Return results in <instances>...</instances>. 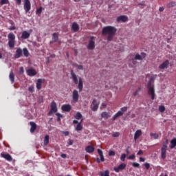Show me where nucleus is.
Returning a JSON list of instances; mask_svg holds the SVG:
<instances>
[{
    "label": "nucleus",
    "mask_w": 176,
    "mask_h": 176,
    "mask_svg": "<svg viewBox=\"0 0 176 176\" xmlns=\"http://www.w3.org/2000/svg\"><path fill=\"white\" fill-rule=\"evenodd\" d=\"M19 75H23L24 74V67H19Z\"/></svg>",
    "instance_id": "a19ab883"
},
{
    "label": "nucleus",
    "mask_w": 176,
    "mask_h": 176,
    "mask_svg": "<svg viewBox=\"0 0 176 176\" xmlns=\"http://www.w3.org/2000/svg\"><path fill=\"white\" fill-rule=\"evenodd\" d=\"M98 153L100 157V160L98 158L97 159V162L100 163V162H104V154L102 153V151H101V149L98 148Z\"/></svg>",
    "instance_id": "2eb2a0df"
},
{
    "label": "nucleus",
    "mask_w": 176,
    "mask_h": 176,
    "mask_svg": "<svg viewBox=\"0 0 176 176\" xmlns=\"http://www.w3.org/2000/svg\"><path fill=\"white\" fill-rule=\"evenodd\" d=\"M101 118H102L103 119H108V118H111V115L109 114V113L104 111L101 113Z\"/></svg>",
    "instance_id": "a878e982"
},
{
    "label": "nucleus",
    "mask_w": 176,
    "mask_h": 176,
    "mask_svg": "<svg viewBox=\"0 0 176 176\" xmlns=\"http://www.w3.org/2000/svg\"><path fill=\"white\" fill-rule=\"evenodd\" d=\"M123 115V112H122L120 110L119 111H118L117 113H116L114 115V116H113V120H116V119H118V118H119V116H122Z\"/></svg>",
    "instance_id": "cd10ccee"
},
{
    "label": "nucleus",
    "mask_w": 176,
    "mask_h": 176,
    "mask_svg": "<svg viewBox=\"0 0 176 176\" xmlns=\"http://www.w3.org/2000/svg\"><path fill=\"white\" fill-rule=\"evenodd\" d=\"M72 30H73L74 32H78L79 31V25L76 22L73 23Z\"/></svg>",
    "instance_id": "4be33fe9"
},
{
    "label": "nucleus",
    "mask_w": 176,
    "mask_h": 176,
    "mask_svg": "<svg viewBox=\"0 0 176 176\" xmlns=\"http://www.w3.org/2000/svg\"><path fill=\"white\" fill-rule=\"evenodd\" d=\"M115 155H116L115 151H109V156H115Z\"/></svg>",
    "instance_id": "09e8293b"
},
{
    "label": "nucleus",
    "mask_w": 176,
    "mask_h": 176,
    "mask_svg": "<svg viewBox=\"0 0 176 176\" xmlns=\"http://www.w3.org/2000/svg\"><path fill=\"white\" fill-rule=\"evenodd\" d=\"M170 149H173V148L176 147V138H173L171 141H170Z\"/></svg>",
    "instance_id": "c756f323"
},
{
    "label": "nucleus",
    "mask_w": 176,
    "mask_h": 176,
    "mask_svg": "<svg viewBox=\"0 0 176 176\" xmlns=\"http://www.w3.org/2000/svg\"><path fill=\"white\" fill-rule=\"evenodd\" d=\"M30 133H34L36 130V124L34 122H30Z\"/></svg>",
    "instance_id": "5701e85b"
},
{
    "label": "nucleus",
    "mask_w": 176,
    "mask_h": 176,
    "mask_svg": "<svg viewBox=\"0 0 176 176\" xmlns=\"http://www.w3.org/2000/svg\"><path fill=\"white\" fill-rule=\"evenodd\" d=\"M78 123H79V122H78V120H74L73 121V124H78Z\"/></svg>",
    "instance_id": "0e129e2a"
},
{
    "label": "nucleus",
    "mask_w": 176,
    "mask_h": 176,
    "mask_svg": "<svg viewBox=\"0 0 176 176\" xmlns=\"http://www.w3.org/2000/svg\"><path fill=\"white\" fill-rule=\"evenodd\" d=\"M35 90V88L34 87V86H31L28 88V91H30V93H34Z\"/></svg>",
    "instance_id": "de8ad7c7"
},
{
    "label": "nucleus",
    "mask_w": 176,
    "mask_h": 176,
    "mask_svg": "<svg viewBox=\"0 0 176 176\" xmlns=\"http://www.w3.org/2000/svg\"><path fill=\"white\" fill-rule=\"evenodd\" d=\"M9 3V0H1V5H8Z\"/></svg>",
    "instance_id": "37998d69"
},
{
    "label": "nucleus",
    "mask_w": 176,
    "mask_h": 176,
    "mask_svg": "<svg viewBox=\"0 0 176 176\" xmlns=\"http://www.w3.org/2000/svg\"><path fill=\"white\" fill-rule=\"evenodd\" d=\"M126 154H122L120 156V160L122 162H124V160H126Z\"/></svg>",
    "instance_id": "c03bdc74"
},
{
    "label": "nucleus",
    "mask_w": 176,
    "mask_h": 176,
    "mask_svg": "<svg viewBox=\"0 0 176 176\" xmlns=\"http://www.w3.org/2000/svg\"><path fill=\"white\" fill-rule=\"evenodd\" d=\"M127 159L129 160H134V159H135V155L133 154L131 155H129V157H127Z\"/></svg>",
    "instance_id": "79ce46f5"
},
{
    "label": "nucleus",
    "mask_w": 176,
    "mask_h": 176,
    "mask_svg": "<svg viewBox=\"0 0 176 176\" xmlns=\"http://www.w3.org/2000/svg\"><path fill=\"white\" fill-rule=\"evenodd\" d=\"M9 79L11 82V83H14V74L13 72H11L9 75Z\"/></svg>",
    "instance_id": "c85d7f7f"
},
{
    "label": "nucleus",
    "mask_w": 176,
    "mask_h": 176,
    "mask_svg": "<svg viewBox=\"0 0 176 176\" xmlns=\"http://www.w3.org/2000/svg\"><path fill=\"white\" fill-rule=\"evenodd\" d=\"M144 166L146 168V170H149L150 167H151V164L149 163H144Z\"/></svg>",
    "instance_id": "3c124183"
},
{
    "label": "nucleus",
    "mask_w": 176,
    "mask_h": 176,
    "mask_svg": "<svg viewBox=\"0 0 176 176\" xmlns=\"http://www.w3.org/2000/svg\"><path fill=\"white\" fill-rule=\"evenodd\" d=\"M71 76L73 79V81L74 82L75 85H78V89L79 91H82L83 89V80H82L81 78H79V81L78 80V76L74 74V71H71Z\"/></svg>",
    "instance_id": "f03ea898"
},
{
    "label": "nucleus",
    "mask_w": 176,
    "mask_h": 176,
    "mask_svg": "<svg viewBox=\"0 0 176 176\" xmlns=\"http://www.w3.org/2000/svg\"><path fill=\"white\" fill-rule=\"evenodd\" d=\"M168 65H170V61H168V60H166L164 62H163L161 65H160L159 69H167Z\"/></svg>",
    "instance_id": "9d476101"
},
{
    "label": "nucleus",
    "mask_w": 176,
    "mask_h": 176,
    "mask_svg": "<svg viewBox=\"0 0 176 176\" xmlns=\"http://www.w3.org/2000/svg\"><path fill=\"white\" fill-rule=\"evenodd\" d=\"M1 157H3L4 159H6V160H8V162H12V160H13V158H12V156L9 154L1 153Z\"/></svg>",
    "instance_id": "6ab92c4d"
},
{
    "label": "nucleus",
    "mask_w": 176,
    "mask_h": 176,
    "mask_svg": "<svg viewBox=\"0 0 176 176\" xmlns=\"http://www.w3.org/2000/svg\"><path fill=\"white\" fill-rule=\"evenodd\" d=\"M168 8H174L176 6V3L174 1H171L170 3H168L167 5Z\"/></svg>",
    "instance_id": "e433bc0d"
},
{
    "label": "nucleus",
    "mask_w": 176,
    "mask_h": 176,
    "mask_svg": "<svg viewBox=\"0 0 176 176\" xmlns=\"http://www.w3.org/2000/svg\"><path fill=\"white\" fill-rule=\"evenodd\" d=\"M159 111L160 112H164V111H166V107H164L163 105H161L159 107Z\"/></svg>",
    "instance_id": "58836bf2"
},
{
    "label": "nucleus",
    "mask_w": 176,
    "mask_h": 176,
    "mask_svg": "<svg viewBox=\"0 0 176 176\" xmlns=\"http://www.w3.org/2000/svg\"><path fill=\"white\" fill-rule=\"evenodd\" d=\"M149 96H151V100H155V85H153V78H151L147 86Z\"/></svg>",
    "instance_id": "7ed1b4c3"
},
{
    "label": "nucleus",
    "mask_w": 176,
    "mask_h": 176,
    "mask_svg": "<svg viewBox=\"0 0 176 176\" xmlns=\"http://www.w3.org/2000/svg\"><path fill=\"white\" fill-rule=\"evenodd\" d=\"M26 74L29 76H35V75H36V70H35V69L31 67V68L28 69V70H26Z\"/></svg>",
    "instance_id": "f8f14e48"
},
{
    "label": "nucleus",
    "mask_w": 176,
    "mask_h": 176,
    "mask_svg": "<svg viewBox=\"0 0 176 176\" xmlns=\"http://www.w3.org/2000/svg\"><path fill=\"white\" fill-rule=\"evenodd\" d=\"M140 162H145V158L140 157Z\"/></svg>",
    "instance_id": "680f3d73"
},
{
    "label": "nucleus",
    "mask_w": 176,
    "mask_h": 176,
    "mask_svg": "<svg viewBox=\"0 0 176 176\" xmlns=\"http://www.w3.org/2000/svg\"><path fill=\"white\" fill-rule=\"evenodd\" d=\"M42 10H43V8L42 7H40L39 8H38L36 11V14H38V16H41V14L42 13Z\"/></svg>",
    "instance_id": "4c0bfd02"
},
{
    "label": "nucleus",
    "mask_w": 176,
    "mask_h": 176,
    "mask_svg": "<svg viewBox=\"0 0 176 176\" xmlns=\"http://www.w3.org/2000/svg\"><path fill=\"white\" fill-rule=\"evenodd\" d=\"M132 166L133 167H135V168H139L140 167V164L137 163V162H133L132 163Z\"/></svg>",
    "instance_id": "49530a36"
},
{
    "label": "nucleus",
    "mask_w": 176,
    "mask_h": 176,
    "mask_svg": "<svg viewBox=\"0 0 176 176\" xmlns=\"http://www.w3.org/2000/svg\"><path fill=\"white\" fill-rule=\"evenodd\" d=\"M49 138H50V137L49 136V135H46L44 138V140H43V144L44 145H47V144H49Z\"/></svg>",
    "instance_id": "7c9ffc66"
},
{
    "label": "nucleus",
    "mask_w": 176,
    "mask_h": 176,
    "mask_svg": "<svg viewBox=\"0 0 176 176\" xmlns=\"http://www.w3.org/2000/svg\"><path fill=\"white\" fill-rule=\"evenodd\" d=\"M82 122H83V119L81 118V120L79 123H78L75 130L76 131H82V130L83 129V126H82Z\"/></svg>",
    "instance_id": "412c9836"
},
{
    "label": "nucleus",
    "mask_w": 176,
    "mask_h": 176,
    "mask_svg": "<svg viewBox=\"0 0 176 176\" xmlns=\"http://www.w3.org/2000/svg\"><path fill=\"white\" fill-rule=\"evenodd\" d=\"M100 105V102L97 101L96 99L92 100L90 108L91 111L96 112L98 109V107Z\"/></svg>",
    "instance_id": "423d86ee"
},
{
    "label": "nucleus",
    "mask_w": 176,
    "mask_h": 176,
    "mask_svg": "<svg viewBox=\"0 0 176 176\" xmlns=\"http://www.w3.org/2000/svg\"><path fill=\"white\" fill-rule=\"evenodd\" d=\"M60 157H63V159H65V157H67V154H62L60 155Z\"/></svg>",
    "instance_id": "bf43d9fd"
},
{
    "label": "nucleus",
    "mask_w": 176,
    "mask_h": 176,
    "mask_svg": "<svg viewBox=\"0 0 176 176\" xmlns=\"http://www.w3.org/2000/svg\"><path fill=\"white\" fill-rule=\"evenodd\" d=\"M114 171H116V173H119V171H120V168L118 167H115L114 168Z\"/></svg>",
    "instance_id": "4d7b16f0"
},
{
    "label": "nucleus",
    "mask_w": 176,
    "mask_h": 176,
    "mask_svg": "<svg viewBox=\"0 0 176 176\" xmlns=\"http://www.w3.org/2000/svg\"><path fill=\"white\" fill-rule=\"evenodd\" d=\"M8 38L9 47L10 49H14V45H16V36L11 32L8 35Z\"/></svg>",
    "instance_id": "20e7f679"
},
{
    "label": "nucleus",
    "mask_w": 176,
    "mask_h": 176,
    "mask_svg": "<svg viewBox=\"0 0 176 176\" xmlns=\"http://www.w3.org/2000/svg\"><path fill=\"white\" fill-rule=\"evenodd\" d=\"M116 28L113 26H106L103 28L102 34L107 36V41H111L113 39L115 34H116Z\"/></svg>",
    "instance_id": "f257e3e1"
},
{
    "label": "nucleus",
    "mask_w": 176,
    "mask_h": 176,
    "mask_svg": "<svg viewBox=\"0 0 176 176\" xmlns=\"http://www.w3.org/2000/svg\"><path fill=\"white\" fill-rule=\"evenodd\" d=\"M9 30H10V31H13V30H16V27L15 26H11V27H10Z\"/></svg>",
    "instance_id": "13d9d810"
},
{
    "label": "nucleus",
    "mask_w": 176,
    "mask_h": 176,
    "mask_svg": "<svg viewBox=\"0 0 176 176\" xmlns=\"http://www.w3.org/2000/svg\"><path fill=\"white\" fill-rule=\"evenodd\" d=\"M164 10V7H160L159 8V12H163Z\"/></svg>",
    "instance_id": "052dcab7"
},
{
    "label": "nucleus",
    "mask_w": 176,
    "mask_h": 176,
    "mask_svg": "<svg viewBox=\"0 0 176 176\" xmlns=\"http://www.w3.org/2000/svg\"><path fill=\"white\" fill-rule=\"evenodd\" d=\"M75 119L79 120L82 119V114L80 112H77L76 114L74 116Z\"/></svg>",
    "instance_id": "473e14b6"
},
{
    "label": "nucleus",
    "mask_w": 176,
    "mask_h": 176,
    "mask_svg": "<svg viewBox=\"0 0 176 176\" xmlns=\"http://www.w3.org/2000/svg\"><path fill=\"white\" fill-rule=\"evenodd\" d=\"M120 133L119 132H115L113 135L112 137H119Z\"/></svg>",
    "instance_id": "6e6d98bb"
},
{
    "label": "nucleus",
    "mask_w": 176,
    "mask_h": 176,
    "mask_svg": "<svg viewBox=\"0 0 176 176\" xmlns=\"http://www.w3.org/2000/svg\"><path fill=\"white\" fill-rule=\"evenodd\" d=\"M99 175L100 176H109V170H106L104 172H100Z\"/></svg>",
    "instance_id": "2f4dec72"
},
{
    "label": "nucleus",
    "mask_w": 176,
    "mask_h": 176,
    "mask_svg": "<svg viewBox=\"0 0 176 176\" xmlns=\"http://www.w3.org/2000/svg\"><path fill=\"white\" fill-rule=\"evenodd\" d=\"M120 170H124L126 168V164H121L118 166Z\"/></svg>",
    "instance_id": "ea45409f"
},
{
    "label": "nucleus",
    "mask_w": 176,
    "mask_h": 176,
    "mask_svg": "<svg viewBox=\"0 0 176 176\" xmlns=\"http://www.w3.org/2000/svg\"><path fill=\"white\" fill-rule=\"evenodd\" d=\"M127 20H128L127 16L124 15H121L117 18L118 23H120V21H122V23H126Z\"/></svg>",
    "instance_id": "4468645a"
},
{
    "label": "nucleus",
    "mask_w": 176,
    "mask_h": 176,
    "mask_svg": "<svg viewBox=\"0 0 176 176\" xmlns=\"http://www.w3.org/2000/svg\"><path fill=\"white\" fill-rule=\"evenodd\" d=\"M45 82V79L38 78L36 82V89L41 90L42 89V83Z\"/></svg>",
    "instance_id": "ddd939ff"
},
{
    "label": "nucleus",
    "mask_w": 176,
    "mask_h": 176,
    "mask_svg": "<svg viewBox=\"0 0 176 176\" xmlns=\"http://www.w3.org/2000/svg\"><path fill=\"white\" fill-rule=\"evenodd\" d=\"M23 52L25 57H28V56H30V54L28 53V50L27 48H23Z\"/></svg>",
    "instance_id": "f704fd0d"
},
{
    "label": "nucleus",
    "mask_w": 176,
    "mask_h": 176,
    "mask_svg": "<svg viewBox=\"0 0 176 176\" xmlns=\"http://www.w3.org/2000/svg\"><path fill=\"white\" fill-rule=\"evenodd\" d=\"M72 100L73 102L76 104V102H78L79 101V92L76 89H74L72 93Z\"/></svg>",
    "instance_id": "1a4fd4ad"
},
{
    "label": "nucleus",
    "mask_w": 176,
    "mask_h": 176,
    "mask_svg": "<svg viewBox=\"0 0 176 176\" xmlns=\"http://www.w3.org/2000/svg\"><path fill=\"white\" fill-rule=\"evenodd\" d=\"M23 8L25 13H28L31 10V2L30 0H24Z\"/></svg>",
    "instance_id": "6e6552de"
},
{
    "label": "nucleus",
    "mask_w": 176,
    "mask_h": 176,
    "mask_svg": "<svg viewBox=\"0 0 176 176\" xmlns=\"http://www.w3.org/2000/svg\"><path fill=\"white\" fill-rule=\"evenodd\" d=\"M61 133H62V134H64V135H65V137L69 135V131H62Z\"/></svg>",
    "instance_id": "864d4df0"
},
{
    "label": "nucleus",
    "mask_w": 176,
    "mask_h": 176,
    "mask_svg": "<svg viewBox=\"0 0 176 176\" xmlns=\"http://www.w3.org/2000/svg\"><path fill=\"white\" fill-rule=\"evenodd\" d=\"M56 115V116H58V118H60L61 116V114L60 113H57Z\"/></svg>",
    "instance_id": "338daca9"
},
{
    "label": "nucleus",
    "mask_w": 176,
    "mask_h": 176,
    "mask_svg": "<svg viewBox=\"0 0 176 176\" xmlns=\"http://www.w3.org/2000/svg\"><path fill=\"white\" fill-rule=\"evenodd\" d=\"M72 108L70 104H63L61 107L62 111H64L65 112H69Z\"/></svg>",
    "instance_id": "f3484780"
},
{
    "label": "nucleus",
    "mask_w": 176,
    "mask_h": 176,
    "mask_svg": "<svg viewBox=\"0 0 176 176\" xmlns=\"http://www.w3.org/2000/svg\"><path fill=\"white\" fill-rule=\"evenodd\" d=\"M17 5H21V0H16Z\"/></svg>",
    "instance_id": "e2e57ef3"
},
{
    "label": "nucleus",
    "mask_w": 176,
    "mask_h": 176,
    "mask_svg": "<svg viewBox=\"0 0 176 176\" xmlns=\"http://www.w3.org/2000/svg\"><path fill=\"white\" fill-rule=\"evenodd\" d=\"M120 111L121 112H122V114H124V112H126V111H127V107H122Z\"/></svg>",
    "instance_id": "a18cd8bd"
},
{
    "label": "nucleus",
    "mask_w": 176,
    "mask_h": 176,
    "mask_svg": "<svg viewBox=\"0 0 176 176\" xmlns=\"http://www.w3.org/2000/svg\"><path fill=\"white\" fill-rule=\"evenodd\" d=\"M137 155L138 156H142V155H144V152L142 151V150H140L138 153Z\"/></svg>",
    "instance_id": "5fc2aeb1"
},
{
    "label": "nucleus",
    "mask_w": 176,
    "mask_h": 176,
    "mask_svg": "<svg viewBox=\"0 0 176 176\" xmlns=\"http://www.w3.org/2000/svg\"><path fill=\"white\" fill-rule=\"evenodd\" d=\"M166 144H164L162 145V147L161 148V157L164 160L166 157V152H167V144H168V140H166Z\"/></svg>",
    "instance_id": "39448f33"
},
{
    "label": "nucleus",
    "mask_w": 176,
    "mask_h": 176,
    "mask_svg": "<svg viewBox=\"0 0 176 176\" xmlns=\"http://www.w3.org/2000/svg\"><path fill=\"white\" fill-rule=\"evenodd\" d=\"M23 55V50L21 48H18L16 50L15 57L16 58H20L21 56Z\"/></svg>",
    "instance_id": "aec40b11"
},
{
    "label": "nucleus",
    "mask_w": 176,
    "mask_h": 176,
    "mask_svg": "<svg viewBox=\"0 0 176 176\" xmlns=\"http://www.w3.org/2000/svg\"><path fill=\"white\" fill-rule=\"evenodd\" d=\"M137 59H135V58H134V59H132L131 60V63L133 64V65H131V64H129V67H134V65H137Z\"/></svg>",
    "instance_id": "c9c22d12"
},
{
    "label": "nucleus",
    "mask_w": 176,
    "mask_h": 176,
    "mask_svg": "<svg viewBox=\"0 0 176 176\" xmlns=\"http://www.w3.org/2000/svg\"><path fill=\"white\" fill-rule=\"evenodd\" d=\"M76 67L78 68V69H80L81 71H83V66L80 65H76Z\"/></svg>",
    "instance_id": "603ef678"
},
{
    "label": "nucleus",
    "mask_w": 176,
    "mask_h": 176,
    "mask_svg": "<svg viewBox=\"0 0 176 176\" xmlns=\"http://www.w3.org/2000/svg\"><path fill=\"white\" fill-rule=\"evenodd\" d=\"M95 41H96V37L94 36H91L90 38L88 46H87V49H89V50H93V49H94L95 47Z\"/></svg>",
    "instance_id": "0eeeda50"
},
{
    "label": "nucleus",
    "mask_w": 176,
    "mask_h": 176,
    "mask_svg": "<svg viewBox=\"0 0 176 176\" xmlns=\"http://www.w3.org/2000/svg\"><path fill=\"white\" fill-rule=\"evenodd\" d=\"M125 151L128 155H129V153H130V151H129V148H127Z\"/></svg>",
    "instance_id": "774afa93"
},
{
    "label": "nucleus",
    "mask_w": 176,
    "mask_h": 176,
    "mask_svg": "<svg viewBox=\"0 0 176 176\" xmlns=\"http://www.w3.org/2000/svg\"><path fill=\"white\" fill-rule=\"evenodd\" d=\"M58 41V35L57 33H54L52 36V41H50V43H54V42H57Z\"/></svg>",
    "instance_id": "bb28decb"
},
{
    "label": "nucleus",
    "mask_w": 176,
    "mask_h": 176,
    "mask_svg": "<svg viewBox=\"0 0 176 176\" xmlns=\"http://www.w3.org/2000/svg\"><path fill=\"white\" fill-rule=\"evenodd\" d=\"M30 34L27 31H23L21 36V39H28L30 38Z\"/></svg>",
    "instance_id": "a211bd4d"
},
{
    "label": "nucleus",
    "mask_w": 176,
    "mask_h": 176,
    "mask_svg": "<svg viewBox=\"0 0 176 176\" xmlns=\"http://www.w3.org/2000/svg\"><path fill=\"white\" fill-rule=\"evenodd\" d=\"M85 151L87 152V153H93V152H94V148L93 146H87L85 148Z\"/></svg>",
    "instance_id": "393cba45"
},
{
    "label": "nucleus",
    "mask_w": 176,
    "mask_h": 176,
    "mask_svg": "<svg viewBox=\"0 0 176 176\" xmlns=\"http://www.w3.org/2000/svg\"><path fill=\"white\" fill-rule=\"evenodd\" d=\"M56 112H57V106L56 104V102H52L51 104V110L48 115H50V113H56Z\"/></svg>",
    "instance_id": "9b49d317"
},
{
    "label": "nucleus",
    "mask_w": 176,
    "mask_h": 176,
    "mask_svg": "<svg viewBox=\"0 0 176 176\" xmlns=\"http://www.w3.org/2000/svg\"><path fill=\"white\" fill-rule=\"evenodd\" d=\"M146 54L144 52L141 53V54H137L135 56V60H144V58H145Z\"/></svg>",
    "instance_id": "dca6fc26"
},
{
    "label": "nucleus",
    "mask_w": 176,
    "mask_h": 176,
    "mask_svg": "<svg viewBox=\"0 0 176 176\" xmlns=\"http://www.w3.org/2000/svg\"><path fill=\"white\" fill-rule=\"evenodd\" d=\"M140 91H141V88H138L133 94V96H138V93H140Z\"/></svg>",
    "instance_id": "8fccbe9b"
},
{
    "label": "nucleus",
    "mask_w": 176,
    "mask_h": 176,
    "mask_svg": "<svg viewBox=\"0 0 176 176\" xmlns=\"http://www.w3.org/2000/svg\"><path fill=\"white\" fill-rule=\"evenodd\" d=\"M142 134V131L141 130H138L135 131V135H134V140L135 141H137L138 138H140V136Z\"/></svg>",
    "instance_id": "b1692460"
},
{
    "label": "nucleus",
    "mask_w": 176,
    "mask_h": 176,
    "mask_svg": "<svg viewBox=\"0 0 176 176\" xmlns=\"http://www.w3.org/2000/svg\"><path fill=\"white\" fill-rule=\"evenodd\" d=\"M73 142L72 140H69L68 142V145H72Z\"/></svg>",
    "instance_id": "69168bd1"
},
{
    "label": "nucleus",
    "mask_w": 176,
    "mask_h": 176,
    "mask_svg": "<svg viewBox=\"0 0 176 176\" xmlns=\"http://www.w3.org/2000/svg\"><path fill=\"white\" fill-rule=\"evenodd\" d=\"M150 136L153 137L154 138V140H157L159 138V134H157V133H151Z\"/></svg>",
    "instance_id": "72a5a7b5"
}]
</instances>
